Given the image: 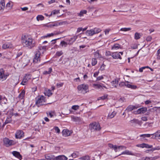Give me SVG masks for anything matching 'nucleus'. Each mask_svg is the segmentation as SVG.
I'll return each mask as SVG.
<instances>
[{
    "instance_id": "nucleus-1",
    "label": "nucleus",
    "mask_w": 160,
    "mask_h": 160,
    "mask_svg": "<svg viewBox=\"0 0 160 160\" xmlns=\"http://www.w3.org/2000/svg\"><path fill=\"white\" fill-rule=\"evenodd\" d=\"M21 42L23 46L31 49L35 46V40L30 36L22 35L21 37Z\"/></svg>"
},
{
    "instance_id": "nucleus-2",
    "label": "nucleus",
    "mask_w": 160,
    "mask_h": 160,
    "mask_svg": "<svg viewBox=\"0 0 160 160\" xmlns=\"http://www.w3.org/2000/svg\"><path fill=\"white\" fill-rule=\"evenodd\" d=\"M78 90L79 93L84 94L89 91L88 85L84 84L80 85L78 87Z\"/></svg>"
},
{
    "instance_id": "nucleus-3",
    "label": "nucleus",
    "mask_w": 160,
    "mask_h": 160,
    "mask_svg": "<svg viewBox=\"0 0 160 160\" xmlns=\"http://www.w3.org/2000/svg\"><path fill=\"white\" fill-rule=\"evenodd\" d=\"M45 98L43 96H38L36 98V104L38 106L45 104Z\"/></svg>"
},
{
    "instance_id": "nucleus-4",
    "label": "nucleus",
    "mask_w": 160,
    "mask_h": 160,
    "mask_svg": "<svg viewBox=\"0 0 160 160\" xmlns=\"http://www.w3.org/2000/svg\"><path fill=\"white\" fill-rule=\"evenodd\" d=\"M89 127L92 131H99L101 129V128L99 124L96 122L90 124Z\"/></svg>"
},
{
    "instance_id": "nucleus-5",
    "label": "nucleus",
    "mask_w": 160,
    "mask_h": 160,
    "mask_svg": "<svg viewBox=\"0 0 160 160\" xmlns=\"http://www.w3.org/2000/svg\"><path fill=\"white\" fill-rule=\"evenodd\" d=\"M7 113L8 116L3 124L2 126L3 127L6 124L11 123L12 121L11 117L13 116L12 110H11L9 111Z\"/></svg>"
},
{
    "instance_id": "nucleus-6",
    "label": "nucleus",
    "mask_w": 160,
    "mask_h": 160,
    "mask_svg": "<svg viewBox=\"0 0 160 160\" xmlns=\"http://www.w3.org/2000/svg\"><path fill=\"white\" fill-rule=\"evenodd\" d=\"M41 52L39 51H37L36 52L35 57L33 59V62L35 63H37L40 61V56Z\"/></svg>"
},
{
    "instance_id": "nucleus-7",
    "label": "nucleus",
    "mask_w": 160,
    "mask_h": 160,
    "mask_svg": "<svg viewBox=\"0 0 160 160\" xmlns=\"http://www.w3.org/2000/svg\"><path fill=\"white\" fill-rule=\"evenodd\" d=\"M3 143L7 146H11L14 144V142L12 140L9 139L7 138H5L3 140Z\"/></svg>"
},
{
    "instance_id": "nucleus-8",
    "label": "nucleus",
    "mask_w": 160,
    "mask_h": 160,
    "mask_svg": "<svg viewBox=\"0 0 160 160\" xmlns=\"http://www.w3.org/2000/svg\"><path fill=\"white\" fill-rule=\"evenodd\" d=\"M147 111V108L146 107H143L138 109L136 111H135L133 113L135 114H141L145 113Z\"/></svg>"
},
{
    "instance_id": "nucleus-9",
    "label": "nucleus",
    "mask_w": 160,
    "mask_h": 160,
    "mask_svg": "<svg viewBox=\"0 0 160 160\" xmlns=\"http://www.w3.org/2000/svg\"><path fill=\"white\" fill-rule=\"evenodd\" d=\"M24 133L22 130H18L15 133V138L17 139H21L24 136Z\"/></svg>"
},
{
    "instance_id": "nucleus-10",
    "label": "nucleus",
    "mask_w": 160,
    "mask_h": 160,
    "mask_svg": "<svg viewBox=\"0 0 160 160\" xmlns=\"http://www.w3.org/2000/svg\"><path fill=\"white\" fill-rule=\"evenodd\" d=\"M8 75H5L3 69H0V80H6Z\"/></svg>"
},
{
    "instance_id": "nucleus-11",
    "label": "nucleus",
    "mask_w": 160,
    "mask_h": 160,
    "mask_svg": "<svg viewBox=\"0 0 160 160\" xmlns=\"http://www.w3.org/2000/svg\"><path fill=\"white\" fill-rule=\"evenodd\" d=\"M78 36H74L73 37L67 39V41L68 43V44L69 45L72 44L73 43L76 41L77 39Z\"/></svg>"
},
{
    "instance_id": "nucleus-12",
    "label": "nucleus",
    "mask_w": 160,
    "mask_h": 160,
    "mask_svg": "<svg viewBox=\"0 0 160 160\" xmlns=\"http://www.w3.org/2000/svg\"><path fill=\"white\" fill-rule=\"evenodd\" d=\"M136 146L142 148H151L152 147V146L149 145L147 144L143 143L141 144H137L136 145Z\"/></svg>"
},
{
    "instance_id": "nucleus-13",
    "label": "nucleus",
    "mask_w": 160,
    "mask_h": 160,
    "mask_svg": "<svg viewBox=\"0 0 160 160\" xmlns=\"http://www.w3.org/2000/svg\"><path fill=\"white\" fill-rule=\"evenodd\" d=\"M12 153L14 156L18 158L19 160H21L22 159V155L20 154L19 152L16 151H13L12 152Z\"/></svg>"
},
{
    "instance_id": "nucleus-14",
    "label": "nucleus",
    "mask_w": 160,
    "mask_h": 160,
    "mask_svg": "<svg viewBox=\"0 0 160 160\" xmlns=\"http://www.w3.org/2000/svg\"><path fill=\"white\" fill-rule=\"evenodd\" d=\"M152 138V139H160V130L158 131L155 133L153 134Z\"/></svg>"
},
{
    "instance_id": "nucleus-15",
    "label": "nucleus",
    "mask_w": 160,
    "mask_h": 160,
    "mask_svg": "<svg viewBox=\"0 0 160 160\" xmlns=\"http://www.w3.org/2000/svg\"><path fill=\"white\" fill-rule=\"evenodd\" d=\"M45 158L47 160H55V157L53 155L48 154L45 155Z\"/></svg>"
},
{
    "instance_id": "nucleus-16",
    "label": "nucleus",
    "mask_w": 160,
    "mask_h": 160,
    "mask_svg": "<svg viewBox=\"0 0 160 160\" xmlns=\"http://www.w3.org/2000/svg\"><path fill=\"white\" fill-rule=\"evenodd\" d=\"M159 158L158 156H156L154 157L142 158L140 160H154L158 158Z\"/></svg>"
},
{
    "instance_id": "nucleus-17",
    "label": "nucleus",
    "mask_w": 160,
    "mask_h": 160,
    "mask_svg": "<svg viewBox=\"0 0 160 160\" xmlns=\"http://www.w3.org/2000/svg\"><path fill=\"white\" fill-rule=\"evenodd\" d=\"M112 58L115 59H117L119 58L121 59V57L120 56L119 53L118 52H114L112 53Z\"/></svg>"
},
{
    "instance_id": "nucleus-18",
    "label": "nucleus",
    "mask_w": 160,
    "mask_h": 160,
    "mask_svg": "<svg viewBox=\"0 0 160 160\" xmlns=\"http://www.w3.org/2000/svg\"><path fill=\"white\" fill-rule=\"evenodd\" d=\"M125 154L128 155H133V156L135 155V153H132V152L129 151L128 150H126L124 152H123L121 154H119V156L121 154Z\"/></svg>"
},
{
    "instance_id": "nucleus-19",
    "label": "nucleus",
    "mask_w": 160,
    "mask_h": 160,
    "mask_svg": "<svg viewBox=\"0 0 160 160\" xmlns=\"http://www.w3.org/2000/svg\"><path fill=\"white\" fill-rule=\"evenodd\" d=\"M38 106H33L31 108V113L33 114L37 113L39 111L38 110Z\"/></svg>"
},
{
    "instance_id": "nucleus-20",
    "label": "nucleus",
    "mask_w": 160,
    "mask_h": 160,
    "mask_svg": "<svg viewBox=\"0 0 160 160\" xmlns=\"http://www.w3.org/2000/svg\"><path fill=\"white\" fill-rule=\"evenodd\" d=\"M68 158L64 155L59 156L55 157V160H67Z\"/></svg>"
},
{
    "instance_id": "nucleus-21",
    "label": "nucleus",
    "mask_w": 160,
    "mask_h": 160,
    "mask_svg": "<svg viewBox=\"0 0 160 160\" xmlns=\"http://www.w3.org/2000/svg\"><path fill=\"white\" fill-rule=\"evenodd\" d=\"M62 134L63 136L67 137L70 135V132L67 129H64L62 132Z\"/></svg>"
},
{
    "instance_id": "nucleus-22",
    "label": "nucleus",
    "mask_w": 160,
    "mask_h": 160,
    "mask_svg": "<svg viewBox=\"0 0 160 160\" xmlns=\"http://www.w3.org/2000/svg\"><path fill=\"white\" fill-rule=\"evenodd\" d=\"M86 34L91 36L95 34V33L93 29L88 30L86 31Z\"/></svg>"
},
{
    "instance_id": "nucleus-23",
    "label": "nucleus",
    "mask_w": 160,
    "mask_h": 160,
    "mask_svg": "<svg viewBox=\"0 0 160 160\" xmlns=\"http://www.w3.org/2000/svg\"><path fill=\"white\" fill-rule=\"evenodd\" d=\"M137 108L135 106L130 105L127 107V108L126 109V110H127L128 112H129L131 111L133 109H135Z\"/></svg>"
},
{
    "instance_id": "nucleus-24",
    "label": "nucleus",
    "mask_w": 160,
    "mask_h": 160,
    "mask_svg": "<svg viewBox=\"0 0 160 160\" xmlns=\"http://www.w3.org/2000/svg\"><path fill=\"white\" fill-rule=\"evenodd\" d=\"M72 119L73 121L77 122H78L81 121V118H80L74 116L72 117Z\"/></svg>"
},
{
    "instance_id": "nucleus-25",
    "label": "nucleus",
    "mask_w": 160,
    "mask_h": 160,
    "mask_svg": "<svg viewBox=\"0 0 160 160\" xmlns=\"http://www.w3.org/2000/svg\"><path fill=\"white\" fill-rule=\"evenodd\" d=\"M67 22L66 21H63V22H54L56 26V27L62 25L63 24H65Z\"/></svg>"
},
{
    "instance_id": "nucleus-26",
    "label": "nucleus",
    "mask_w": 160,
    "mask_h": 160,
    "mask_svg": "<svg viewBox=\"0 0 160 160\" xmlns=\"http://www.w3.org/2000/svg\"><path fill=\"white\" fill-rule=\"evenodd\" d=\"M46 46H39L38 47V51H39L41 52H42L43 53L44 51L46 50Z\"/></svg>"
},
{
    "instance_id": "nucleus-27",
    "label": "nucleus",
    "mask_w": 160,
    "mask_h": 160,
    "mask_svg": "<svg viewBox=\"0 0 160 160\" xmlns=\"http://www.w3.org/2000/svg\"><path fill=\"white\" fill-rule=\"evenodd\" d=\"M116 113L115 112H113L112 113H109L108 116V118H112L114 117Z\"/></svg>"
},
{
    "instance_id": "nucleus-28",
    "label": "nucleus",
    "mask_w": 160,
    "mask_h": 160,
    "mask_svg": "<svg viewBox=\"0 0 160 160\" xmlns=\"http://www.w3.org/2000/svg\"><path fill=\"white\" fill-rule=\"evenodd\" d=\"M25 91L24 90H23L19 94L18 96V98L20 99H22L25 95Z\"/></svg>"
},
{
    "instance_id": "nucleus-29",
    "label": "nucleus",
    "mask_w": 160,
    "mask_h": 160,
    "mask_svg": "<svg viewBox=\"0 0 160 160\" xmlns=\"http://www.w3.org/2000/svg\"><path fill=\"white\" fill-rule=\"evenodd\" d=\"M5 3L3 1H1L0 3V10H3L5 7Z\"/></svg>"
},
{
    "instance_id": "nucleus-30",
    "label": "nucleus",
    "mask_w": 160,
    "mask_h": 160,
    "mask_svg": "<svg viewBox=\"0 0 160 160\" xmlns=\"http://www.w3.org/2000/svg\"><path fill=\"white\" fill-rule=\"evenodd\" d=\"M87 12L86 10H81L80 12L78 13V16L80 17H82L83 16V14H86Z\"/></svg>"
},
{
    "instance_id": "nucleus-31",
    "label": "nucleus",
    "mask_w": 160,
    "mask_h": 160,
    "mask_svg": "<svg viewBox=\"0 0 160 160\" xmlns=\"http://www.w3.org/2000/svg\"><path fill=\"white\" fill-rule=\"evenodd\" d=\"M154 135V134H141L140 136V137H143V138H145L146 137L149 138L151 135Z\"/></svg>"
},
{
    "instance_id": "nucleus-32",
    "label": "nucleus",
    "mask_w": 160,
    "mask_h": 160,
    "mask_svg": "<svg viewBox=\"0 0 160 160\" xmlns=\"http://www.w3.org/2000/svg\"><path fill=\"white\" fill-rule=\"evenodd\" d=\"M127 87L129 88H131L132 89H136L137 88V87L136 85H132L129 84H127Z\"/></svg>"
},
{
    "instance_id": "nucleus-33",
    "label": "nucleus",
    "mask_w": 160,
    "mask_h": 160,
    "mask_svg": "<svg viewBox=\"0 0 160 160\" xmlns=\"http://www.w3.org/2000/svg\"><path fill=\"white\" fill-rule=\"evenodd\" d=\"M90 159L88 156H86L79 158V160H90Z\"/></svg>"
},
{
    "instance_id": "nucleus-34",
    "label": "nucleus",
    "mask_w": 160,
    "mask_h": 160,
    "mask_svg": "<svg viewBox=\"0 0 160 160\" xmlns=\"http://www.w3.org/2000/svg\"><path fill=\"white\" fill-rule=\"evenodd\" d=\"M52 69L51 68H50L48 69V71H45L43 72V74H50L52 72Z\"/></svg>"
},
{
    "instance_id": "nucleus-35",
    "label": "nucleus",
    "mask_w": 160,
    "mask_h": 160,
    "mask_svg": "<svg viewBox=\"0 0 160 160\" xmlns=\"http://www.w3.org/2000/svg\"><path fill=\"white\" fill-rule=\"evenodd\" d=\"M13 6L12 2L10 1L6 4V7L7 8H11Z\"/></svg>"
},
{
    "instance_id": "nucleus-36",
    "label": "nucleus",
    "mask_w": 160,
    "mask_h": 160,
    "mask_svg": "<svg viewBox=\"0 0 160 160\" xmlns=\"http://www.w3.org/2000/svg\"><path fill=\"white\" fill-rule=\"evenodd\" d=\"M28 81V80H27V79L24 77L23 79L22 82L21 83V84L23 85H25L26 84V83Z\"/></svg>"
},
{
    "instance_id": "nucleus-37",
    "label": "nucleus",
    "mask_w": 160,
    "mask_h": 160,
    "mask_svg": "<svg viewBox=\"0 0 160 160\" xmlns=\"http://www.w3.org/2000/svg\"><path fill=\"white\" fill-rule=\"evenodd\" d=\"M79 154L78 152H75L72 154V156L73 158H75L78 157Z\"/></svg>"
},
{
    "instance_id": "nucleus-38",
    "label": "nucleus",
    "mask_w": 160,
    "mask_h": 160,
    "mask_svg": "<svg viewBox=\"0 0 160 160\" xmlns=\"http://www.w3.org/2000/svg\"><path fill=\"white\" fill-rule=\"evenodd\" d=\"M14 81L15 80L13 79H12L10 80V81L11 84H12V85H13V86H15L18 84V82H15Z\"/></svg>"
},
{
    "instance_id": "nucleus-39",
    "label": "nucleus",
    "mask_w": 160,
    "mask_h": 160,
    "mask_svg": "<svg viewBox=\"0 0 160 160\" xmlns=\"http://www.w3.org/2000/svg\"><path fill=\"white\" fill-rule=\"evenodd\" d=\"M44 17L42 15H38L37 17V21L42 20L44 19Z\"/></svg>"
},
{
    "instance_id": "nucleus-40",
    "label": "nucleus",
    "mask_w": 160,
    "mask_h": 160,
    "mask_svg": "<svg viewBox=\"0 0 160 160\" xmlns=\"http://www.w3.org/2000/svg\"><path fill=\"white\" fill-rule=\"evenodd\" d=\"M140 38V34L138 32H136L134 35V38L136 40L139 39Z\"/></svg>"
},
{
    "instance_id": "nucleus-41",
    "label": "nucleus",
    "mask_w": 160,
    "mask_h": 160,
    "mask_svg": "<svg viewBox=\"0 0 160 160\" xmlns=\"http://www.w3.org/2000/svg\"><path fill=\"white\" fill-rule=\"evenodd\" d=\"M97 62V61L96 58H93L92 59V65L93 66H95Z\"/></svg>"
},
{
    "instance_id": "nucleus-42",
    "label": "nucleus",
    "mask_w": 160,
    "mask_h": 160,
    "mask_svg": "<svg viewBox=\"0 0 160 160\" xmlns=\"http://www.w3.org/2000/svg\"><path fill=\"white\" fill-rule=\"evenodd\" d=\"M93 86L96 88H102V86L99 84H93Z\"/></svg>"
},
{
    "instance_id": "nucleus-43",
    "label": "nucleus",
    "mask_w": 160,
    "mask_h": 160,
    "mask_svg": "<svg viewBox=\"0 0 160 160\" xmlns=\"http://www.w3.org/2000/svg\"><path fill=\"white\" fill-rule=\"evenodd\" d=\"M120 46L118 44H115L112 47V49H118L120 48Z\"/></svg>"
},
{
    "instance_id": "nucleus-44",
    "label": "nucleus",
    "mask_w": 160,
    "mask_h": 160,
    "mask_svg": "<svg viewBox=\"0 0 160 160\" xmlns=\"http://www.w3.org/2000/svg\"><path fill=\"white\" fill-rule=\"evenodd\" d=\"M93 30L95 34L98 33L101 31V29L99 28H94Z\"/></svg>"
},
{
    "instance_id": "nucleus-45",
    "label": "nucleus",
    "mask_w": 160,
    "mask_h": 160,
    "mask_svg": "<svg viewBox=\"0 0 160 160\" xmlns=\"http://www.w3.org/2000/svg\"><path fill=\"white\" fill-rule=\"evenodd\" d=\"M61 44L62 47L64 46L65 47H66L67 46V45L68 44L67 42H66L63 41L61 42Z\"/></svg>"
},
{
    "instance_id": "nucleus-46",
    "label": "nucleus",
    "mask_w": 160,
    "mask_h": 160,
    "mask_svg": "<svg viewBox=\"0 0 160 160\" xmlns=\"http://www.w3.org/2000/svg\"><path fill=\"white\" fill-rule=\"evenodd\" d=\"M48 114L50 116V117L52 118L53 116L55 115V112L54 111H51L48 112Z\"/></svg>"
},
{
    "instance_id": "nucleus-47",
    "label": "nucleus",
    "mask_w": 160,
    "mask_h": 160,
    "mask_svg": "<svg viewBox=\"0 0 160 160\" xmlns=\"http://www.w3.org/2000/svg\"><path fill=\"white\" fill-rule=\"evenodd\" d=\"M108 96V95L107 94L103 96L99 97L98 98V100H99L100 99L104 100L107 98Z\"/></svg>"
},
{
    "instance_id": "nucleus-48",
    "label": "nucleus",
    "mask_w": 160,
    "mask_h": 160,
    "mask_svg": "<svg viewBox=\"0 0 160 160\" xmlns=\"http://www.w3.org/2000/svg\"><path fill=\"white\" fill-rule=\"evenodd\" d=\"M131 29L130 28H122L120 29V31H130Z\"/></svg>"
},
{
    "instance_id": "nucleus-49",
    "label": "nucleus",
    "mask_w": 160,
    "mask_h": 160,
    "mask_svg": "<svg viewBox=\"0 0 160 160\" xmlns=\"http://www.w3.org/2000/svg\"><path fill=\"white\" fill-rule=\"evenodd\" d=\"M63 54V52L62 51H58L56 52V55L58 56L59 57L62 55Z\"/></svg>"
},
{
    "instance_id": "nucleus-50",
    "label": "nucleus",
    "mask_w": 160,
    "mask_h": 160,
    "mask_svg": "<svg viewBox=\"0 0 160 160\" xmlns=\"http://www.w3.org/2000/svg\"><path fill=\"white\" fill-rule=\"evenodd\" d=\"M127 84L126 83V82H120L119 84V86L120 87H124V86H127Z\"/></svg>"
},
{
    "instance_id": "nucleus-51",
    "label": "nucleus",
    "mask_w": 160,
    "mask_h": 160,
    "mask_svg": "<svg viewBox=\"0 0 160 160\" xmlns=\"http://www.w3.org/2000/svg\"><path fill=\"white\" fill-rule=\"evenodd\" d=\"M118 81L117 79H115L114 80L112 81L111 82V83L112 84L113 86L114 84H118Z\"/></svg>"
},
{
    "instance_id": "nucleus-52",
    "label": "nucleus",
    "mask_w": 160,
    "mask_h": 160,
    "mask_svg": "<svg viewBox=\"0 0 160 160\" xmlns=\"http://www.w3.org/2000/svg\"><path fill=\"white\" fill-rule=\"evenodd\" d=\"M146 68H149V67L148 66H146L141 67L139 69V72H142L143 71V70Z\"/></svg>"
},
{
    "instance_id": "nucleus-53",
    "label": "nucleus",
    "mask_w": 160,
    "mask_h": 160,
    "mask_svg": "<svg viewBox=\"0 0 160 160\" xmlns=\"http://www.w3.org/2000/svg\"><path fill=\"white\" fill-rule=\"evenodd\" d=\"M119 147V150H122L124 149H126V147L123 146H118Z\"/></svg>"
},
{
    "instance_id": "nucleus-54",
    "label": "nucleus",
    "mask_w": 160,
    "mask_h": 160,
    "mask_svg": "<svg viewBox=\"0 0 160 160\" xmlns=\"http://www.w3.org/2000/svg\"><path fill=\"white\" fill-rule=\"evenodd\" d=\"M47 95L49 97L51 96L52 94V93L51 92V90H48L46 92Z\"/></svg>"
},
{
    "instance_id": "nucleus-55",
    "label": "nucleus",
    "mask_w": 160,
    "mask_h": 160,
    "mask_svg": "<svg viewBox=\"0 0 160 160\" xmlns=\"http://www.w3.org/2000/svg\"><path fill=\"white\" fill-rule=\"evenodd\" d=\"M108 147L111 148H115L116 149V148L115 147V145H114L112 144H109Z\"/></svg>"
},
{
    "instance_id": "nucleus-56",
    "label": "nucleus",
    "mask_w": 160,
    "mask_h": 160,
    "mask_svg": "<svg viewBox=\"0 0 160 160\" xmlns=\"http://www.w3.org/2000/svg\"><path fill=\"white\" fill-rule=\"evenodd\" d=\"M72 109L74 110H77L79 108V106L78 105H74L72 107Z\"/></svg>"
},
{
    "instance_id": "nucleus-57",
    "label": "nucleus",
    "mask_w": 160,
    "mask_h": 160,
    "mask_svg": "<svg viewBox=\"0 0 160 160\" xmlns=\"http://www.w3.org/2000/svg\"><path fill=\"white\" fill-rule=\"evenodd\" d=\"M54 129L57 133H59L60 132V129L58 127H55Z\"/></svg>"
},
{
    "instance_id": "nucleus-58",
    "label": "nucleus",
    "mask_w": 160,
    "mask_h": 160,
    "mask_svg": "<svg viewBox=\"0 0 160 160\" xmlns=\"http://www.w3.org/2000/svg\"><path fill=\"white\" fill-rule=\"evenodd\" d=\"M105 65L104 64H103L101 66L100 70L101 71L104 70L105 69Z\"/></svg>"
},
{
    "instance_id": "nucleus-59",
    "label": "nucleus",
    "mask_w": 160,
    "mask_h": 160,
    "mask_svg": "<svg viewBox=\"0 0 160 160\" xmlns=\"http://www.w3.org/2000/svg\"><path fill=\"white\" fill-rule=\"evenodd\" d=\"M25 78H26L27 80H28L29 79H31V76L30 74L26 75L25 77Z\"/></svg>"
},
{
    "instance_id": "nucleus-60",
    "label": "nucleus",
    "mask_w": 160,
    "mask_h": 160,
    "mask_svg": "<svg viewBox=\"0 0 160 160\" xmlns=\"http://www.w3.org/2000/svg\"><path fill=\"white\" fill-rule=\"evenodd\" d=\"M54 35V34L53 33H51L50 34H48L46 36H44L43 37L44 38H47V37H50L51 36H52Z\"/></svg>"
},
{
    "instance_id": "nucleus-61",
    "label": "nucleus",
    "mask_w": 160,
    "mask_h": 160,
    "mask_svg": "<svg viewBox=\"0 0 160 160\" xmlns=\"http://www.w3.org/2000/svg\"><path fill=\"white\" fill-rule=\"evenodd\" d=\"M104 77L103 76H101L97 77L96 79L97 81H99L103 79Z\"/></svg>"
},
{
    "instance_id": "nucleus-62",
    "label": "nucleus",
    "mask_w": 160,
    "mask_h": 160,
    "mask_svg": "<svg viewBox=\"0 0 160 160\" xmlns=\"http://www.w3.org/2000/svg\"><path fill=\"white\" fill-rule=\"evenodd\" d=\"M8 47V45L6 44H3L2 46V48L4 49H6Z\"/></svg>"
},
{
    "instance_id": "nucleus-63",
    "label": "nucleus",
    "mask_w": 160,
    "mask_h": 160,
    "mask_svg": "<svg viewBox=\"0 0 160 160\" xmlns=\"http://www.w3.org/2000/svg\"><path fill=\"white\" fill-rule=\"evenodd\" d=\"M152 39V37L151 36H149L147 38L146 40L147 41L149 42L151 41Z\"/></svg>"
},
{
    "instance_id": "nucleus-64",
    "label": "nucleus",
    "mask_w": 160,
    "mask_h": 160,
    "mask_svg": "<svg viewBox=\"0 0 160 160\" xmlns=\"http://www.w3.org/2000/svg\"><path fill=\"white\" fill-rule=\"evenodd\" d=\"M94 55L96 57L99 58V54L98 52H95Z\"/></svg>"
}]
</instances>
